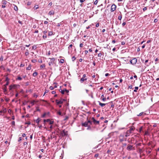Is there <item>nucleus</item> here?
<instances>
[{
  "label": "nucleus",
  "mask_w": 159,
  "mask_h": 159,
  "mask_svg": "<svg viewBox=\"0 0 159 159\" xmlns=\"http://www.w3.org/2000/svg\"><path fill=\"white\" fill-rule=\"evenodd\" d=\"M134 128L133 126L130 127L129 130L127 131L125 133V137H127L129 136L130 134L131 133L132 131L134 130Z\"/></svg>",
  "instance_id": "nucleus-1"
},
{
  "label": "nucleus",
  "mask_w": 159,
  "mask_h": 159,
  "mask_svg": "<svg viewBox=\"0 0 159 159\" xmlns=\"http://www.w3.org/2000/svg\"><path fill=\"white\" fill-rule=\"evenodd\" d=\"M49 59H50V61L49 62L48 64L49 66H51L52 65L54 64L55 59L54 58H49Z\"/></svg>",
  "instance_id": "nucleus-2"
},
{
  "label": "nucleus",
  "mask_w": 159,
  "mask_h": 159,
  "mask_svg": "<svg viewBox=\"0 0 159 159\" xmlns=\"http://www.w3.org/2000/svg\"><path fill=\"white\" fill-rule=\"evenodd\" d=\"M137 60L135 58H134L130 61V63L133 65H135L137 62Z\"/></svg>",
  "instance_id": "nucleus-3"
},
{
  "label": "nucleus",
  "mask_w": 159,
  "mask_h": 159,
  "mask_svg": "<svg viewBox=\"0 0 159 159\" xmlns=\"http://www.w3.org/2000/svg\"><path fill=\"white\" fill-rule=\"evenodd\" d=\"M91 120L93 121L94 124L95 125L99 124V121H97L93 117L91 118Z\"/></svg>",
  "instance_id": "nucleus-4"
},
{
  "label": "nucleus",
  "mask_w": 159,
  "mask_h": 159,
  "mask_svg": "<svg viewBox=\"0 0 159 159\" xmlns=\"http://www.w3.org/2000/svg\"><path fill=\"white\" fill-rule=\"evenodd\" d=\"M48 31L47 30H45L43 31L44 34L43 36V38L44 39H45L47 38L46 34L48 33Z\"/></svg>",
  "instance_id": "nucleus-5"
},
{
  "label": "nucleus",
  "mask_w": 159,
  "mask_h": 159,
  "mask_svg": "<svg viewBox=\"0 0 159 159\" xmlns=\"http://www.w3.org/2000/svg\"><path fill=\"white\" fill-rule=\"evenodd\" d=\"M116 8V6L113 4L112 5L111 7V12L114 11Z\"/></svg>",
  "instance_id": "nucleus-6"
},
{
  "label": "nucleus",
  "mask_w": 159,
  "mask_h": 159,
  "mask_svg": "<svg viewBox=\"0 0 159 159\" xmlns=\"http://www.w3.org/2000/svg\"><path fill=\"white\" fill-rule=\"evenodd\" d=\"M61 135L62 136H66L67 135V131H65L64 130H62Z\"/></svg>",
  "instance_id": "nucleus-7"
},
{
  "label": "nucleus",
  "mask_w": 159,
  "mask_h": 159,
  "mask_svg": "<svg viewBox=\"0 0 159 159\" xmlns=\"http://www.w3.org/2000/svg\"><path fill=\"white\" fill-rule=\"evenodd\" d=\"M133 148V145L130 144H128V145L126 149L129 151H130L132 150Z\"/></svg>",
  "instance_id": "nucleus-8"
},
{
  "label": "nucleus",
  "mask_w": 159,
  "mask_h": 159,
  "mask_svg": "<svg viewBox=\"0 0 159 159\" xmlns=\"http://www.w3.org/2000/svg\"><path fill=\"white\" fill-rule=\"evenodd\" d=\"M125 133L124 134H120L119 137V140L120 142V139H123L124 137L125 136Z\"/></svg>",
  "instance_id": "nucleus-9"
},
{
  "label": "nucleus",
  "mask_w": 159,
  "mask_h": 159,
  "mask_svg": "<svg viewBox=\"0 0 159 159\" xmlns=\"http://www.w3.org/2000/svg\"><path fill=\"white\" fill-rule=\"evenodd\" d=\"M148 60H145L144 62V64L145 65L147 66H148L151 63V62L148 63Z\"/></svg>",
  "instance_id": "nucleus-10"
},
{
  "label": "nucleus",
  "mask_w": 159,
  "mask_h": 159,
  "mask_svg": "<svg viewBox=\"0 0 159 159\" xmlns=\"http://www.w3.org/2000/svg\"><path fill=\"white\" fill-rule=\"evenodd\" d=\"M56 102L57 104L58 105L59 104H62L63 103V101L62 100L58 101V100L56 99Z\"/></svg>",
  "instance_id": "nucleus-11"
},
{
  "label": "nucleus",
  "mask_w": 159,
  "mask_h": 159,
  "mask_svg": "<svg viewBox=\"0 0 159 159\" xmlns=\"http://www.w3.org/2000/svg\"><path fill=\"white\" fill-rule=\"evenodd\" d=\"M87 79V78H82L80 80V82L81 83H83L84 81L86 80Z\"/></svg>",
  "instance_id": "nucleus-12"
},
{
  "label": "nucleus",
  "mask_w": 159,
  "mask_h": 159,
  "mask_svg": "<svg viewBox=\"0 0 159 159\" xmlns=\"http://www.w3.org/2000/svg\"><path fill=\"white\" fill-rule=\"evenodd\" d=\"M82 125L83 126H84V127H87V126L88 125V122H87V121H86L84 122V123H83L82 124Z\"/></svg>",
  "instance_id": "nucleus-13"
},
{
  "label": "nucleus",
  "mask_w": 159,
  "mask_h": 159,
  "mask_svg": "<svg viewBox=\"0 0 159 159\" xmlns=\"http://www.w3.org/2000/svg\"><path fill=\"white\" fill-rule=\"evenodd\" d=\"M54 14V11H49L48 14L50 15H53Z\"/></svg>",
  "instance_id": "nucleus-14"
},
{
  "label": "nucleus",
  "mask_w": 159,
  "mask_h": 159,
  "mask_svg": "<svg viewBox=\"0 0 159 159\" xmlns=\"http://www.w3.org/2000/svg\"><path fill=\"white\" fill-rule=\"evenodd\" d=\"M98 102H99V105L102 107H103L104 106H105L106 104L105 103H102L99 101H98Z\"/></svg>",
  "instance_id": "nucleus-15"
},
{
  "label": "nucleus",
  "mask_w": 159,
  "mask_h": 159,
  "mask_svg": "<svg viewBox=\"0 0 159 159\" xmlns=\"http://www.w3.org/2000/svg\"><path fill=\"white\" fill-rule=\"evenodd\" d=\"M7 2L5 0H2V3L3 4V5H6Z\"/></svg>",
  "instance_id": "nucleus-16"
},
{
  "label": "nucleus",
  "mask_w": 159,
  "mask_h": 159,
  "mask_svg": "<svg viewBox=\"0 0 159 159\" xmlns=\"http://www.w3.org/2000/svg\"><path fill=\"white\" fill-rule=\"evenodd\" d=\"M31 64H30L28 67L26 68V69L27 70H30L31 69Z\"/></svg>",
  "instance_id": "nucleus-17"
},
{
  "label": "nucleus",
  "mask_w": 159,
  "mask_h": 159,
  "mask_svg": "<svg viewBox=\"0 0 159 159\" xmlns=\"http://www.w3.org/2000/svg\"><path fill=\"white\" fill-rule=\"evenodd\" d=\"M2 112L5 113L7 111V109L6 108H3L2 109Z\"/></svg>",
  "instance_id": "nucleus-18"
},
{
  "label": "nucleus",
  "mask_w": 159,
  "mask_h": 159,
  "mask_svg": "<svg viewBox=\"0 0 159 159\" xmlns=\"http://www.w3.org/2000/svg\"><path fill=\"white\" fill-rule=\"evenodd\" d=\"M50 120V119H44L43 120V122H44V125H45V123L46 122H48Z\"/></svg>",
  "instance_id": "nucleus-19"
},
{
  "label": "nucleus",
  "mask_w": 159,
  "mask_h": 159,
  "mask_svg": "<svg viewBox=\"0 0 159 159\" xmlns=\"http://www.w3.org/2000/svg\"><path fill=\"white\" fill-rule=\"evenodd\" d=\"M41 120L39 118H38L36 120L35 122H36L38 124H39L40 121Z\"/></svg>",
  "instance_id": "nucleus-20"
},
{
  "label": "nucleus",
  "mask_w": 159,
  "mask_h": 159,
  "mask_svg": "<svg viewBox=\"0 0 159 159\" xmlns=\"http://www.w3.org/2000/svg\"><path fill=\"white\" fill-rule=\"evenodd\" d=\"M52 31H50L48 32V36H51L52 35Z\"/></svg>",
  "instance_id": "nucleus-21"
},
{
  "label": "nucleus",
  "mask_w": 159,
  "mask_h": 159,
  "mask_svg": "<svg viewBox=\"0 0 159 159\" xmlns=\"http://www.w3.org/2000/svg\"><path fill=\"white\" fill-rule=\"evenodd\" d=\"M38 73L36 72H34L33 74V76L34 77L38 75Z\"/></svg>",
  "instance_id": "nucleus-22"
},
{
  "label": "nucleus",
  "mask_w": 159,
  "mask_h": 159,
  "mask_svg": "<svg viewBox=\"0 0 159 159\" xmlns=\"http://www.w3.org/2000/svg\"><path fill=\"white\" fill-rule=\"evenodd\" d=\"M65 89H63V90H61V89H60V90H61V93L62 94H64L65 92Z\"/></svg>",
  "instance_id": "nucleus-23"
},
{
  "label": "nucleus",
  "mask_w": 159,
  "mask_h": 159,
  "mask_svg": "<svg viewBox=\"0 0 159 159\" xmlns=\"http://www.w3.org/2000/svg\"><path fill=\"white\" fill-rule=\"evenodd\" d=\"M127 139L126 138L124 137L123 139H120V142H122L123 141H126Z\"/></svg>",
  "instance_id": "nucleus-24"
},
{
  "label": "nucleus",
  "mask_w": 159,
  "mask_h": 159,
  "mask_svg": "<svg viewBox=\"0 0 159 159\" xmlns=\"http://www.w3.org/2000/svg\"><path fill=\"white\" fill-rule=\"evenodd\" d=\"M26 50L27 51L25 52V55L26 56H27L29 54V53L28 52V50L27 49H26Z\"/></svg>",
  "instance_id": "nucleus-25"
},
{
  "label": "nucleus",
  "mask_w": 159,
  "mask_h": 159,
  "mask_svg": "<svg viewBox=\"0 0 159 159\" xmlns=\"http://www.w3.org/2000/svg\"><path fill=\"white\" fill-rule=\"evenodd\" d=\"M13 85H11L9 86V89L10 90H12V89H13Z\"/></svg>",
  "instance_id": "nucleus-26"
},
{
  "label": "nucleus",
  "mask_w": 159,
  "mask_h": 159,
  "mask_svg": "<svg viewBox=\"0 0 159 159\" xmlns=\"http://www.w3.org/2000/svg\"><path fill=\"white\" fill-rule=\"evenodd\" d=\"M14 9L15 11H17L18 10V8L17 6L15 5L14 7Z\"/></svg>",
  "instance_id": "nucleus-27"
},
{
  "label": "nucleus",
  "mask_w": 159,
  "mask_h": 159,
  "mask_svg": "<svg viewBox=\"0 0 159 159\" xmlns=\"http://www.w3.org/2000/svg\"><path fill=\"white\" fill-rule=\"evenodd\" d=\"M9 80H10V79L7 77V76H6L5 81H6V82H9Z\"/></svg>",
  "instance_id": "nucleus-28"
},
{
  "label": "nucleus",
  "mask_w": 159,
  "mask_h": 159,
  "mask_svg": "<svg viewBox=\"0 0 159 159\" xmlns=\"http://www.w3.org/2000/svg\"><path fill=\"white\" fill-rule=\"evenodd\" d=\"M49 123V124L50 125H52V124H53L54 123V121H51L50 119V120L49 121H48V122Z\"/></svg>",
  "instance_id": "nucleus-29"
},
{
  "label": "nucleus",
  "mask_w": 159,
  "mask_h": 159,
  "mask_svg": "<svg viewBox=\"0 0 159 159\" xmlns=\"http://www.w3.org/2000/svg\"><path fill=\"white\" fill-rule=\"evenodd\" d=\"M64 62V60L63 59H60V62L61 63H63Z\"/></svg>",
  "instance_id": "nucleus-30"
},
{
  "label": "nucleus",
  "mask_w": 159,
  "mask_h": 159,
  "mask_svg": "<svg viewBox=\"0 0 159 159\" xmlns=\"http://www.w3.org/2000/svg\"><path fill=\"white\" fill-rule=\"evenodd\" d=\"M9 82H7L6 84L4 85L5 87H7V86L9 84Z\"/></svg>",
  "instance_id": "nucleus-31"
},
{
  "label": "nucleus",
  "mask_w": 159,
  "mask_h": 159,
  "mask_svg": "<svg viewBox=\"0 0 159 159\" xmlns=\"http://www.w3.org/2000/svg\"><path fill=\"white\" fill-rule=\"evenodd\" d=\"M139 89V87H135V89L134 90V92H136L137 91V90H138Z\"/></svg>",
  "instance_id": "nucleus-32"
},
{
  "label": "nucleus",
  "mask_w": 159,
  "mask_h": 159,
  "mask_svg": "<svg viewBox=\"0 0 159 159\" xmlns=\"http://www.w3.org/2000/svg\"><path fill=\"white\" fill-rule=\"evenodd\" d=\"M22 80V78L20 76H18L16 79V80Z\"/></svg>",
  "instance_id": "nucleus-33"
},
{
  "label": "nucleus",
  "mask_w": 159,
  "mask_h": 159,
  "mask_svg": "<svg viewBox=\"0 0 159 159\" xmlns=\"http://www.w3.org/2000/svg\"><path fill=\"white\" fill-rule=\"evenodd\" d=\"M159 61V58H157L155 59V61H156L155 64H156L157 63V62Z\"/></svg>",
  "instance_id": "nucleus-34"
},
{
  "label": "nucleus",
  "mask_w": 159,
  "mask_h": 159,
  "mask_svg": "<svg viewBox=\"0 0 159 159\" xmlns=\"http://www.w3.org/2000/svg\"><path fill=\"white\" fill-rule=\"evenodd\" d=\"M7 87H5L3 89V91L4 92H6L7 91Z\"/></svg>",
  "instance_id": "nucleus-35"
},
{
  "label": "nucleus",
  "mask_w": 159,
  "mask_h": 159,
  "mask_svg": "<svg viewBox=\"0 0 159 159\" xmlns=\"http://www.w3.org/2000/svg\"><path fill=\"white\" fill-rule=\"evenodd\" d=\"M45 67V65L44 64H43L42 65H41L40 66V67L41 68H44Z\"/></svg>",
  "instance_id": "nucleus-36"
},
{
  "label": "nucleus",
  "mask_w": 159,
  "mask_h": 159,
  "mask_svg": "<svg viewBox=\"0 0 159 159\" xmlns=\"http://www.w3.org/2000/svg\"><path fill=\"white\" fill-rule=\"evenodd\" d=\"M47 115V113L45 112L44 113L42 116V117L43 118H44L45 117V116H46V115Z\"/></svg>",
  "instance_id": "nucleus-37"
},
{
  "label": "nucleus",
  "mask_w": 159,
  "mask_h": 159,
  "mask_svg": "<svg viewBox=\"0 0 159 159\" xmlns=\"http://www.w3.org/2000/svg\"><path fill=\"white\" fill-rule=\"evenodd\" d=\"M76 59V57L75 56H73L72 57V61H74Z\"/></svg>",
  "instance_id": "nucleus-38"
},
{
  "label": "nucleus",
  "mask_w": 159,
  "mask_h": 159,
  "mask_svg": "<svg viewBox=\"0 0 159 159\" xmlns=\"http://www.w3.org/2000/svg\"><path fill=\"white\" fill-rule=\"evenodd\" d=\"M31 61L33 63H35L37 62V60L36 59H33L31 60Z\"/></svg>",
  "instance_id": "nucleus-39"
},
{
  "label": "nucleus",
  "mask_w": 159,
  "mask_h": 159,
  "mask_svg": "<svg viewBox=\"0 0 159 159\" xmlns=\"http://www.w3.org/2000/svg\"><path fill=\"white\" fill-rule=\"evenodd\" d=\"M13 85V89H15L17 86V84H13V85Z\"/></svg>",
  "instance_id": "nucleus-40"
},
{
  "label": "nucleus",
  "mask_w": 159,
  "mask_h": 159,
  "mask_svg": "<svg viewBox=\"0 0 159 159\" xmlns=\"http://www.w3.org/2000/svg\"><path fill=\"white\" fill-rule=\"evenodd\" d=\"M142 129H143V127L142 126H141V127L139 129V131L140 132H141V131L142 130Z\"/></svg>",
  "instance_id": "nucleus-41"
},
{
  "label": "nucleus",
  "mask_w": 159,
  "mask_h": 159,
  "mask_svg": "<svg viewBox=\"0 0 159 159\" xmlns=\"http://www.w3.org/2000/svg\"><path fill=\"white\" fill-rule=\"evenodd\" d=\"M147 9V7H145L144 8H143V11H145Z\"/></svg>",
  "instance_id": "nucleus-42"
},
{
  "label": "nucleus",
  "mask_w": 159,
  "mask_h": 159,
  "mask_svg": "<svg viewBox=\"0 0 159 159\" xmlns=\"http://www.w3.org/2000/svg\"><path fill=\"white\" fill-rule=\"evenodd\" d=\"M38 8H39V7H38V5H37L36 6H35L34 7V10H37Z\"/></svg>",
  "instance_id": "nucleus-43"
},
{
  "label": "nucleus",
  "mask_w": 159,
  "mask_h": 159,
  "mask_svg": "<svg viewBox=\"0 0 159 159\" xmlns=\"http://www.w3.org/2000/svg\"><path fill=\"white\" fill-rule=\"evenodd\" d=\"M57 114L60 116H62L61 115V111H59L57 112Z\"/></svg>",
  "instance_id": "nucleus-44"
},
{
  "label": "nucleus",
  "mask_w": 159,
  "mask_h": 159,
  "mask_svg": "<svg viewBox=\"0 0 159 159\" xmlns=\"http://www.w3.org/2000/svg\"><path fill=\"white\" fill-rule=\"evenodd\" d=\"M118 19L119 20H121L122 19V16H120L118 17Z\"/></svg>",
  "instance_id": "nucleus-45"
},
{
  "label": "nucleus",
  "mask_w": 159,
  "mask_h": 159,
  "mask_svg": "<svg viewBox=\"0 0 159 159\" xmlns=\"http://www.w3.org/2000/svg\"><path fill=\"white\" fill-rule=\"evenodd\" d=\"M141 145V143H139L136 144V146H140Z\"/></svg>",
  "instance_id": "nucleus-46"
},
{
  "label": "nucleus",
  "mask_w": 159,
  "mask_h": 159,
  "mask_svg": "<svg viewBox=\"0 0 159 159\" xmlns=\"http://www.w3.org/2000/svg\"><path fill=\"white\" fill-rule=\"evenodd\" d=\"M98 0H96L94 2V4L95 5H96L98 3Z\"/></svg>",
  "instance_id": "nucleus-47"
},
{
  "label": "nucleus",
  "mask_w": 159,
  "mask_h": 159,
  "mask_svg": "<svg viewBox=\"0 0 159 159\" xmlns=\"http://www.w3.org/2000/svg\"><path fill=\"white\" fill-rule=\"evenodd\" d=\"M49 89L51 90H53L54 89V88L52 86H50Z\"/></svg>",
  "instance_id": "nucleus-48"
},
{
  "label": "nucleus",
  "mask_w": 159,
  "mask_h": 159,
  "mask_svg": "<svg viewBox=\"0 0 159 159\" xmlns=\"http://www.w3.org/2000/svg\"><path fill=\"white\" fill-rule=\"evenodd\" d=\"M87 122H88V124L89 123H90V124H92V122L90 120H88L87 121Z\"/></svg>",
  "instance_id": "nucleus-49"
},
{
  "label": "nucleus",
  "mask_w": 159,
  "mask_h": 159,
  "mask_svg": "<svg viewBox=\"0 0 159 159\" xmlns=\"http://www.w3.org/2000/svg\"><path fill=\"white\" fill-rule=\"evenodd\" d=\"M126 145H127V143H123L122 147H124L125 146H126Z\"/></svg>",
  "instance_id": "nucleus-50"
},
{
  "label": "nucleus",
  "mask_w": 159,
  "mask_h": 159,
  "mask_svg": "<svg viewBox=\"0 0 159 159\" xmlns=\"http://www.w3.org/2000/svg\"><path fill=\"white\" fill-rule=\"evenodd\" d=\"M91 127H90V126H88L87 128V130H90L91 129Z\"/></svg>",
  "instance_id": "nucleus-51"
},
{
  "label": "nucleus",
  "mask_w": 159,
  "mask_h": 159,
  "mask_svg": "<svg viewBox=\"0 0 159 159\" xmlns=\"http://www.w3.org/2000/svg\"><path fill=\"white\" fill-rule=\"evenodd\" d=\"M102 55V53L101 52H100V53L98 54V57H101V56Z\"/></svg>",
  "instance_id": "nucleus-52"
},
{
  "label": "nucleus",
  "mask_w": 159,
  "mask_h": 159,
  "mask_svg": "<svg viewBox=\"0 0 159 159\" xmlns=\"http://www.w3.org/2000/svg\"><path fill=\"white\" fill-rule=\"evenodd\" d=\"M99 154H96L95 155H94V157H97L98 156Z\"/></svg>",
  "instance_id": "nucleus-53"
},
{
  "label": "nucleus",
  "mask_w": 159,
  "mask_h": 159,
  "mask_svg": "<svg viewBox=\"0 0 159 159\" xmlns=\"http://www.w3.org/2000/svg\"><path fill=\"white\" fill-rule=\"evenodd\" d=\"M143 114V112H141L140 113H139L138 115L139 116H140L142 115V114Z\"/></svg>",
  "instance_id": "nucleus-54"
},
{
  "label": "nucleus",
  "mask_w": 159,
  "mask_h": 159,
  "mask_svg": "<svg viewBox=\"0 0 159 159\" xmlns=\"http://www.w3.org/2000/svg\"><path fill=\"white\" fill-rule=\"evenodd\" d=\"M82 78H86V74H84L83 75V76H82Z\"/></svg>",
  "instance_id": "nucleus-55"
},
{
  "label": "nucleus",
  "mask_w": 159,
  "mask_h": 159,
  "mask_svg": "<svg viewBox=\"0 0 159 159\" xmlns=\"http://www.w3.org/2000/svg\"><path fill=\"white\" fill-rule=\"evenodd\" d=\"M48 90H46L45 91V92L44 93V94L43 95H45V94L47 93H48Z\"/></svg>",
  "instance_id": "nucleus-56"
},
{
  "label": "nucleus",
  "mask_w": 159,
  "mask_h": 159,
  "mask_svg": "<svg viewBox=\"0 0 159 159\" xmlns=\"http://www.w3.org/2000/svg\"><path fill=\"white\" fill-rule=\"evenodd\" d=\"M158 21V20L157 19H155L154 20V22L155 23H156V22H157Z\"/></svg>",
  "instance_id": "nucleus-57"
},
{
  "label": "nucleus",
  "mask_w": 159,
  "mask_h": 159,
  "mask_svg": "<svg viewBox=\"0 0 159 159\" xmlns=\"http://www.w3.org/2000/svg\"><path fill=\"white\" fill-rule=\"evenodd\" d=\"M73 46V45L72 44H70L69 47H68V49H70V48H71Z\"/></svg>",
  "instance_id": "nucleus-58"
},
{
  "label": "nucleus",
  "mask_w": 159,
  "mask_h": 159,
  "mask_svg": "<svg viewBox=\"0 0 159 159\" xmlns=\"http://www.w3.org/2000/svg\"><path fill=\"white\" fill-rule=\"evenodd\" d=\"M3 60V57L2 56H1V57L0 58V61H2Z\"/></svg>",
  "instance_id": "nucleus-59"
},
{
  "label": "nucleus",
  "mask_w": 159,
  "mask_h": 159,
  "mask_svg": "<svg viewBox=\"0 0 159 159\" xmlns=\"http://www.w3.org/2000/svg\"><path fill=\"white\" fill-rule=\"evenodd\" d=\"M22 140V137H20L19 138V139H18V142H20V141H21V140Z\"/></svg>",
  "instance_id": "nucleus-60"
},
{
  "label": "nucleus",
  "mask_w": 159,
  "mask_h": 159,
  "mask_svg": "<svg viewBox=\"0 0 159 159\" xmlns=\"http://www.w3.org/2000/svg\"><path fill=\"white\" fill-rule=\"evenodd\" d=\"M5 100L6 102H8L9 101V99L8 98H5Z\"/></svg>",
  "instance_id": "nucleus-61"
},
{
  "label": "nucleus",
  "mask_w": 159,
  "mask_h": 159,
  "mask_svg": "<svg viewBox=\"0 0 159 159\" xmlns=\"http://www.w3.org/2000/svg\"><path fill=\"white\" fill-rule=\"evenodd\" d=\"M126 24V23L125 22H123L122 24V25L123 26H125Z\"/></svg>",
  "instance_id": "nucleus-62"
},
{
  "label": "nucleus",
  "mask_w": 159,
  "mask_h": 159,
  "mask_svg": "<svg viewBox=\"0 0 159 159\" xmlns=\"http://www.w3.org/2000/svg\"><path fill=\"white\" fill-rule=\"evenodd\" d=\"M125 44V43L124 41H122L121 43V44L122 45H124Z\"/></svg>",
  "instance_id": "nucleus-63"
},
{
  "label": "nucleus",
  "mask_w": 159,
  "mask_h": 159,
  "mask_svg": "<svg viewBox=\"0 0 159 159\" xmlns=\"http://www.w3.org/2000/svg\"><path fill=\"white\" fill-rule=\"evenodd\" d=\"M99 26V23H97L96 25V27H98Z\"/></svg>",
  "instance_id": "nucleus-64"
}]
</instances>
